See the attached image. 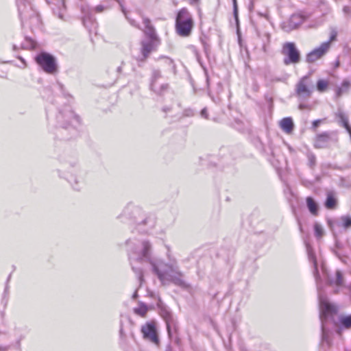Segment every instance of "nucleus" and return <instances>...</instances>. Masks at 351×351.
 <instances>
[{"label": "nucleus", "mask_w": 351, "mask_h": 351, "mask_svg": "<svg viewBox=\"0 0 351 351\" xmlns=\"http://www.w3.org/2000/svg\"><path fill=\"white\" fill-rule=\"evenodd\" d=\"M337 36V32L335 29H332L330 33V38L328 42H329V45H330V43L335 40Z\"/></svg>", "instance_id": "nucleus-31"}, {"label": "nucleus", "mask_w": 351, "mask_h": 351, "mask_svg": "<svg viewBox=\"0 0 351 351\" xmlns=\"http://www.w3.org/2000/svg\"><path fill=\"white\" fill-rule=\"evenodd\" d=\"M306 251L308 256V259L313 263L315 271L314 276L315 277L317 283L318 284V271L317 264L312 247L309 245H306ZM317 291L319 301V308H320V319L322 322V341L329 344L328 341V332L326 330L325 327V322L327 318L336 313L337 308L328 302L326 297L322 295L319 286L317 285Z\"/></svg>", "instance_id": "nucleus-2"}, {"label": "nucleus", "mask_w": 351, "mask_h": 351, "mask_svg": "<svg viewBox=\"0 0 351 351\" xmlns=\"http://www.w3.org/2000/svg\"><path fill=\"white\" fill-rule=\"evenodd\" d=\"M337 117H338L339 121L342 124V125L346 129L348 132L350 134L351 136V128L348 123V117L341 111H338L337 113Z\"/></svg>", "instance_id": "nucleus-20"}, {"label": "nucleus", "mask_w": 351, "mask_h": 351, "mask_svg": "<svg viewBox=\"0 0 351 351\" xmlns=\"http://www.w3.org/2000/svg\"><path fill=\"white\" fill-rule=\"evenodd\" d=\"M91 23L93 25H94L92 18H91L90 20H88V21L86 23L87 26H86V27H88L89 29H91V27H89L88 25V23Z\"/></svg>", "instance_id": "nucleus-38"}, {"label": "nucleus", "mask_w": 351, "mask_h": 351, "mask_svg": "<svg viewBox=\"0 0 351 351\" xmlns=\"http://www.w3.org/2000/svg\"><path fill=\"white\" fill-rule=\"evenodd\" d=\"M336 204V199L332 197L331 194H328L327 196L325 206L327 208L332 209L335 208Z\"/></svg>", "instance_id": "nucleus-26"}, {"label": "nucleus", "mask_w": 351, "mask_h": 351, "mask_svg": "<svg viewBox=\"0 0 351 351\" xmlns=\"http://www.w3.org/2000/svg\"><path fill=\"white\" fill-rule=\"evenodd\" d=\"M143 23L145 26L143 32L147 36L148 39L143 40L141 42V52L142 57L138 58L141 61L145 60L149 56L150 53L156 49V47L159 44V40L156 34L155 29L151 24L150 20L147 18H143Z\"/></svg>", "instance_id": "nucleus-3"}, {"label": "nucleus", "mask_w": 351, "mask_h": 351, "mask_svg": "<svg viewBox=\"0 0 351 351\" xmlns=\"http://www.w3.org/2000/svg\"><path fill=\"white\" fill-rule=\"evenodd\" d=\"M157 305L159 313L166 323L168 335L171 338L176 332V323L174 322L172 313L170 311L169 308L161 300L158 302Z\"/></svg>", "instance_id": "nucleus-4"}, {"label": "nucleus", "mask_w": 351, "mask_h": 351, "mask_svg": "<svg viewBox=\"0 0 351 351\" xmlns=\"http://www.w3.org/2000/svg\"><path fill=\"white\" fill-rule=\"evenodd\" d=\"M189 3L193 5V4H195V3H197L199 0H189Z\"/></svg>", "instance_id": "nucleus-39"}, {"label": "nucleus", "mask_w": 351, "mask_h": 351, "mask_svg": "<svg viewBox=\"0 0 351 351\" xmlns=\"http://www.w3.org/2000/svg\"><path fill=\"white\" fill-rule=\"evenodd\" d=\"M132 269L136 274L140 281L143 280L141 269L135 268L136 263H149L153 272L157 275L162 284L173 282L176 271L172 265L165 263L160 260H155L152 257V245L147 240L138 241L129 254Z\"/></svg>", "instance_id": "nucleus-1"}, {"label": "nucleus", "mask_w": 351, "mask_h": 351, "mask_svg": "<svg viewBox=\"0 0 351 351\" xmlns=\"http://www.w3.org/2000/svg\"><path fill=\"white\" fill-rule=\"evenodd\" d=\"M37 64L43 71L49 74H53L57 71L56 60L51 55L43 52L36 57Z\"/></svg>", "instance_id": "nucleus-5"}, {"label": "nucleus", "mask_w": 351, "mask_h": 351, "mask_svg": "<svg viewBox=\"0 0 351 351\" xmlns=\"http://www.w3.org/2000/svg\"><path fill=\"white\" fill-rule=\"evenodd\" d=\"M329 226L332 232H335L336 228H343L344 230L350 228L351 217L349 215H343L337 221H330Z\"/></svg>", "instance_id": "nucleus-13"}, {"label": "nucleus", "mask_w": 351, "mask_h": 351, "mask_svg": "<svg viewBox=\"0 0 351 351\" xmlns=\"http://www.w3.org/2000/svg\"><path fill=\"white\" fill-rule=\"evenodd\" d=\"M330 49L329 42L323 43L319 47L308 53L306 61L313 62L322 57Z\"/></svg>", "instance_id": "nucleus-11"}, {"label": "nucleus", "mask_w": 351, "mask_h": 351, "mask_svg": "<svg viewBox=\"0 0 351 351\" xmlns=\"http://www.w3.org/2000/svg\"><path fill=\"white\" fill-rule=\"evenodd\" d=\"M121 10H122V12L124 14L125 16L126 17V19H128V21H129V23H130L131 25L134 26V27H136L137 28H140V27L138 26V25L136 23V21L132 19H130L128 16V14H127V12L126 10H125V8L121 5Z\"/></svg>", "instance_id": "nucleus-30"}, {"label": "nucleus", "mask_w": 351, "mask_h": 351, "mask_svg": "<svg viewBox=\"0 0 351 351\" xmlns=\"http://www.w3.org/2000/svg\"><path fill=\"white\" fill-rule=\"evenodd\" d=\"M141 332L143 339L156 346L160 344L156 323L154 322H149L141 326Z\"/></svg>", "instance_id": "nucleus-7"}, {"label": "nucleus", "mask_w": 351, "mask_h": 351, "mask_svg": "<svg viewBox=\"0 0 351 351\" xmlns=\"http://www.w3.org/2000/svg\"><path fill=\"white\" fill-rule=\"evenodd\" d=\"M104 10V7L101 5H99L95 8V10L97 12H101Z\"/></svg>", "instance_id": "nucleus-35"}, {"label": "nucleus", "mask_w": 351, "mask_h": 351, "mask_svg": "<svg viewBox=\"0 0 351 351\" xmlns=\"http://www.w3.org/2000/svg\"><path fill=\"white\" fill-rule=\"evenodd\" d=\"M296 94L302 98H308L311 95V90L308 87V78L303 77L297 84L295 88Z\"/></svg>", "instance_id": "nucleus-12"}, {"label": "nucleus", "mask_w": 351, "mask_h": 351, "mask_svg": "<svg viewBox=\"0 0 351 351\" xmlns=\"http://www.w3.org/2000/svg\"><path fill=\"white\" fill-rule=\"evenodd\" d=\"M150 88L152 90L159 95H162L168 89V84L165 82L158 71L153 72Z\"/></svg>", "instance_id": "nucleus-9"}, {"label": "nucleus", "mask_w": 351, "mask_h": 351, "mask_svg": "<svg viewBox=\"0 0 351 351\" xmlns=\"http://www.w3.org/2000/svg\"><path fill=\"white\" fill-rule=\"evenodd\" d=\"M328 86V82L324 80H319L317 83V89L319 92H324L326 90Z\"/></svg>", "instance_id": "nucleus-28"}, {"label": "nucleus", "mask_w": 351, "mask_h": 351, "mask_svg": "<svg viewBox=\"0 0 351 351\" xmlns=\"http://www.w3.org/2000/svg\"><path fill=\"white\" fill-rule=\"evenodd\" d=\"M307 18L308 16L302 13L293 14V15H291L287 23L284 24L283 29L287 32L295 29L300 25H301Z\"/></svg>", "instance_id": "nucleus-10"}, {"label": "nucleus", "mask_w": 351, "mask_h": 351, "mask_svg": "<svg viewBox=\"0 0 351 351\" xmlns=\"http://www.w3.org/2000/svg\"><path fill=\"white\" fill-rule=\"evenodd\" d=\"M232 1H233V4H234V14H236L237 12V1L236 0H232Z\"/></svg>", "instance_id": "nucleus-36"}, {"label": "nucleus", "mask_w": 351, "mask_h": 351, "mask_svg": "<svg viewBox=\"0 0 351 351\" xmlns=\"http://www.w3.org/2000/svg\"><path fill=\"white\" fill-rule=\"evenodd\" d=\"M282 53L285 56L284 63L286 65L296 64L300 62V54L293 43H286L283 45Z\"/></svg>", "instance_id": "nucleus-6"}, {"label": "nucleus", "mask_w": 351, "mask_h": 351, "mask_svg": "<svg viewBox=\"0 0 351 351\" xmlns=\"http://www.w3.org/2000/svg\"><path fill=\"white\" fill-rule=\"evenodd\" d=\"M81 10H82V14H84V16H83L84 25L85 26H87L86 23H87L88 20H90L91 17H92L91 10H90V8L88 6H82Z\"/></svg>", "instance_id": "nucleus-25"}, {"label": "nucleus", "mask_w": 351, "mask_h": 351, "mask_svg": "<svg viewBox=\"0 0 351 351\" xmlns=\"http://www.w3.org/2000/svg\"><path fill=\"white\" fill-rule=\"evenodd\" d=\"M337 117H338L339 121L342 124V125L346 129L348 132L350 134L351 136V128L348 123V117L341 111H338L337 113Z\"/></svg>", "instance_id": "nucleus-19"}, {"label": "nucleus", "mask_w": 351, "mask_h": 351, "mask_svg": "<svg viewBox=\"0 0 351 351\" xmlns=\"http://www.w3.org/2000/svg\"><path fill=\"white\" fill-rule=\"evenodd\" d=\"M134 313L141 317H145L147 312V308L145 304H141L138 307L134 308Z\"/></svg>", "instance_id": "nucleus-27"}, {"label": "nucleus", "mask_w": 351, "mask_h": 351, "mask_svg": "<svg viewBox=\"0 0 351 351\" xmlns=\"http://www.w3.org/2000/svg\"><path fill=\"white\" fill-rule=\"evenodd\" d=\"M280 126L285 132L290 134L293 130L294 125L291 117H286L280 121Z\"/></svg>", "instance_id": "nucleus-18"}, {"label": "nucleus", "mask_w": 351, "mask_h": 351, "mask_svg": "<svg viewBox=\"0 0 351 351\" xmlns=\"http://www.w3.org/2000/svg\"><path fill=\"white\" fill-rule=\"evenodd\" d=\"M349 86H350V82L348 81H344L341 84V87L339 89L338 94H340V92H341L344 90H347L349 88Z\"/></svg>", "instance_id": "nucleus-32"}, {"label": "nucleus", "mask_w": 351, "mask_h": 351, "mask_svg": "<svg viewBox=\"0 0 351 351\" xmlns=\"http://www.w3.org/2000/svg\"><path fill=\"white\" fill-rule=\"evenodd\" d=\"M178 18L180 23L194 25L192 15L186 8H182L177 13Z\"/></svg>", "instance_id": "nucleus-16"}, {"label": "nucleus", "mask_w": 351, "mask_h": 351, "mask_svg": "<svg viewBox=\"0 0 351 351\" xmlns=\"http://www.w3.org/2000/svg\"><path fill=\"white\" fill-rule=\"evenodd\" d=\"M328 282H329V285L331 286L335 285L337 287H339V286L342 285L343 283V276H342L341 271H337L336 274H335V279L328 278Z\"/></svg>", "instance_id": "nucleus-22"}, {"label": "nucleus", "mask_w": 351, "mask_h": 351, "mask_svg": "<svg viewBox=\"0 0 351 351\" xmlns=\"http://www.w3.org/2000/svg\"><path fill=\"white\" fill-rule=\"evenodd\" d=\"M169 110V108H164L162 109V110H163L164 112H167V110Z\"/></svg>", "instance_id": "nucleus-41"}, {"label": "nucleus", "mask_w": 351, "mask_h": 351, "mask_svg": "<svg viewBox=\"0 0 351 351\" xmlns=\"http://www.w3.org/2000/svg\"><path fill=\"white\" fill-rule=\"evenodd\" d=\"M339 321L343 327L346 328H350L351 327V315H341L339 317Z\"/></svg>", "instance_id": "nucleus-24"}, {"label": "nucleus", "mask_w": 351, "mask_h": 351, "mask_svg": "<svg viewBox=\"0 0 351 351\" xmlns=\"http://www.w3.org/2000/svg\"><path fill=\"white\" fill-rule=\"evenodd\" d=\"M322 119H317L313 121L312 123V128L313 129L315 130L319 124L322 122Z\"/></svg>", "instance_id": "nucleus-34"}, {"label": "nucleus", "mask_w": 351, "mask_h": 351, "mask_svg": "<svg viewBox=\"0 0 351 351\" xmlns=\"http://www.w3.org/2000/svg\"><path fill=\"white\" fill-rule=\"evenodd\" d=\"M193 112L192 110H187V113H186L187 116H191V115H193Z\"/></svg>", "instance_id": "nucleus-40"}, {"label": "nucleus", "mask_w": 351, "mask_h": 351, "mask_svg": "<svg viewBox=\"0 0 351 351\" xmlns=\"http://www.w3.org/2000/svg\"><path fill=\"white\" fill-rule=\"evenodd\" d=\"M330 141V136L328 133L324 132L322 134H318L316 136V139L315 141V146L317 148H322L326 147Z\"/></svg>", "instance_id": "nucleus-17"}, {"label": "nucleus", "mask_w": 351, "mask_h": 351, "mask_svg": "<svg viewBox=\"0 0 351 351\" xmlns=\"http://www.w3.org/2000/svg\"><path fill=\"white\" fill-rule=\"evenodd\" d=\"M200 115L202 117H203L206 119H208V113L206 108H204L201 110Z\"/></svg>", "instance_id": "nucleus-33"}, {"label": "nucleus", "mask_w": 351, "mask_h": 351, "mask_svg": "<svg viewBox=\"0 0 351 351\" xmlns=\"http://www.w3.org/2000/svg\"><path fill=\"white\" fill-rule=\"evenodd\" d=\"M194 25L178 22L177 19V34L183 38L189 37L191 35Z\"/></svg>", "instance_id": "nucleus-15"}, {"label": "nucleus", "mask_w": 351, "mask_h": 351, "mask_svg": "<svg viewBox=\"0 0 351 351\" xmlns=\"http://www.w3.org/2000/svg\"><path fill=\"white\" fill-rule=\"evenodd\" d=\"M166 351H171V348L169 347H168Z\"/></svg>", "instance_id": "nucleus-42"}, {"label": "nucleus", "mask_w": 351, "mask_h": 351, "mask_svg": "<svg viewBox=\"0 0 351 351\" xmlns=\"http://www.w3.org/2000/svg\"><path fill=\"white\" fill-rule=\"evenodd\" d=\"M51 8L53 14L60 19L66 20V7L63 0H57L56 3H53Z\"/></svg>", "instance_id": "nucleus-14"}, {"label": "nucleus", "mask_w": 351, "mask_h": 351, "mask_svg": "<svg viewBox=\"0 0 351 351\" xmlns=\"http://www.w3.org/2000/svg\"><path fill=\"white\" fill-rule=\"evenodd\" d=\"M343 12L346 13V14H348L350 12V8L348 7V6H345L343 8Z\"/></svg>", "instance_id": "nucleus-37"}, {"label": "nucleus", "mask_w": 351, "mask_h": 351, "mask_svg": "<svg viewBox=\"0 0 351 351\" xmlns=\"http://www.w3.org/2000/svg\"><path fill=\"white\" fill-rule=\"evenodd\" d=\"M57 119L64 128H66L69 124L73 125L80 122L79 117L75 114L69 106H66L64 110L59 112Z\"/></svg>", "instance_id": "nucleus-8"}, {"label": "nucleus", "mask_w": 351, "mask_h": 351, "mask_svg": "<svg viewBox=\"0 0 351 351\" xmlns=\"http://www.w3.org/2000/svg\"><path fill=\"white\" fill-rule=\"evenodd\" d=\"M314 230H315V235L317 237L320 238L322 237L324 230H323L322 227L319 224L315 223L314 225Z\"/></svg>", "instance_id": "nucleus-29"}, {"label": "nucleus", "mask_w": 351, "mask_h": 351, "mask_svg": "<svg viewBox=\"0 0 351 351\" xmlns=\"http://www.w3.org/2000/svg\"><path fill=\"white\" fill-rule=\"evenodd\" d=\"M306 204L311 213L316 215L317 214L318 206L314 199L311 197H308L306 198Z\"/></svg>", "instance_id": "nucleus-23"}, {"label": "nucleus", "mask_w": 351, "mask_h": 351, "mask_svg": "<svg viewBox=\"0 0 351 351\" xmlns=\"http://www.w3.org/2000/svg\"><path fill=\"white\" fill-rule=\"evenodd\" d=\"M68 180L75 190H80L83 184L82 180L80 178H78L75 175H71Z\"/></svg>", "instance_id": "nucleus-21"}]
</instances>
